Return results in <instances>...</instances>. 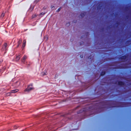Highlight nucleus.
<instances>
[{
	"label": "nucleus",
	"mask_w": 131,
	"mask_h": 131,
	"mask_svg": "<svg viewBox=\"0 0 131 131\" xmlns=\"http://www.w3.org/2000/svg\"><path fill=\"white\" fill-rule=\"evenodd\" d=\"M54 6L52 5H51V8L52 9V8H54Z\"/></svg>",
	"instance_id": "22"
},
{
	"label": "nucleus",
	"mask_w": 131,
	"mask_h": 131,
	"mask_svg": "<svg viewBox=\"0 0 131 131\" xmlns=\"http://www.w3.org/2000/svg\"><path fill=\"white\" fill-rule=\"evenodd\" d=\"M18 127V126L17 125H16L14 126V129H17Z\"/></svg>",
	"instance_id": "12"
},
{
	"label": "nucleus",
	"mask_w": 131,
	"mask_h": 131,
	"mask_svg": "<svg viewBox=\"0 0 131 131\" xmlns=\"http://www.w3.org/2000/svg\"><path fill=\"white\" fill-rule=\"evenodd\" d=\"M66 25L67 26H69L70 25V24L69 22L68 23H67L66 24Z\"/></svg>",
	"instance_id": "16"
},
{
	"label": "nucleus",
	"mask_w": 131,
	"mask_h": 131,
	"mask_svg": "<svg viewBox=\"0 0 131 131\" xmlns=\"http://www.w3.org/2000/svg\"><path fill=\"white\" fill-rule=\"evenodd\" d=\"M119 84L122 85H123V83L122 82H119Z\"/></svg>",
	"instance_id": "20"
},
{
	"label": "nucleus",
	"mask_w": 131,
	"mask_h": 131,
	"mask_svg": "<svg viewBox=\"0 0 131 131\" xmlns=\"http://www.w3.org/2000/svg\"><path fill=\"white\" fill-rule=\"evenodd\" d=\"M1 91V90H0V92Z\"/></svg>",
	"instance_id": "27"
},
{
	"label": "nucleus",
	"mask_w": 131,
	"mask_h": 131,
	"mask_svg": "<svg viewBox=\"0 0 131 131\" xmlns=\"http://www.w3.org/2000/svg\"><path fill=\"white\" fill-rule=\"evenodd\" d=\"M1 69H0V72H1Z\"/></svg>",
	"instance_id": "25"
},
{
	"label": "nucleus",
	"mask_w": 131,
	"mask_h": 131,
	"mask_svg": "<svg viewBox=\"0 0 131 131\" xmlns=\"http://www.w3.org/2000/svg\"><path fill=\"white\" fill-rule=\"evenodd\" d=\"M74 114V111L73 110H72L69 111L68 113L67 114L68 115H70L72 116L71 118H68V119L70 120L71 119L73 118V115Z\"/></svg>",
	"instance_id": "2"
},
{
	"label": "nucleus",
	"mask_w": 131,
	"mask_h": 131,
	"mask_svg": "<svg viewBox=\"0 0 131 131\" xmlns=\"http://www.w3.org/2000/svg\"><path fill=\"white\" fill-rule=\"evenodd\" d=\"M36 16H37L36 15H33L32 16V17L33 18H35V17H36Z\"/></svg>",
	"instance_id": "15"
},
{
	"label": "nucleus",
	"mask_w": 131,
	"mask_h": 131,
	"mask_svg": "<svg viewBox=\"0 0 131 131\" xmlns=\"http://www.w3.org/2000/svg\"><path fill=\"white\" fill-rule=\"evenodd\" d=\"M27 58V56L25 55H24L23 58V59L21 60V61L22 62L24 63L25 60Z\"/></svg>",
	"instance_id": "4"
},
{
	"label": "nucleus",
	"mask_w": 131,
	"mask_h": 131,
	"mask_svg": "<svg viewBox=\"0 0 131 131\" xmlns=\"http://www.w3.org/2000/svg\"><path fill=\"white\" fill-rule=\"evenodd\" d=\"M22 41V39H19L17 42L18 45H17L16 48H18L19 47V45L21 43Z\"/></svg>",
	"instance_id": "5"
},
{
	"label": "nucleus",
	"mask_w": 131,
	"mask_h": 131,
	"mask_svg": "<svg viewBox=\"0 0 131 131\" xmlns=\"http://www.w3.org/2000/svg\"><path fill=\"white\" fill-rule=\"evenodd\" d=\"M105 74V72H102L101 73V75H104Z\"/></svg>",
	"instance_id": "17"
},
{
	"label": "nucleus",
	"mask_w": 131,
	"mask_h": 131,
	"mask_svg": "<svg viewBox=\"0 0 131 131\" xmlns=\"http://www.w3.org/2000/svg\"><path fill=\"white\" fill-rule=\"evenodd\" d=\"M45 13H45V12H42L40 14V15H44Z\"/></svg>",
	"instance_id": "14"
},
{
	"label": "nucleus",
	"mask_w": 131,
	"mask_h": 131,
	"mask_svg": "<svg viewBox=\"0 0 131 131\" xmlns=\"http://www.w3.org/2000/svg\"><path fill=\"white\" fill-rule=\"evenodd\" d=\"M1 0H0V3L1 2Z\"/></svg>",
	"instance_id": "26"
},
{
	"label": "nucleus",
	"mask_w": 131,
	"mask_h": 131,
	"mask_svg": "<svg viewBox=\"0 0 131 131\" xmlns=\"http://www.w3.org/2000/svg\"><path fill=\"white\" fill-rule=\"evenodd\" d=\"M7 44L6 43H5L3 45V47L1 49V50L2 51H4L5 50V51L7 49Z\"/></svg>",
	"instance_id": "3"
},
{
	"label": "nucleus",
	"mask_w": 131,
	"mask_h": 131,
	"mask_svg": "<svg viewBox=\"0 0 131 131\" xmlns=\"http://www.w3.org/2000/svg\"><path fill=\"white\" fill-rule=\"evenodd\" d=\"M70 41L72 42L74 40V39H70Z\"/></svg>",
	"instance_id": "19"
},
{
	"label": "nucleus",
	"mask_w": 131,
	"mask_h": 131,
	"mask_svg": "<svg viewBox=\"0 0 131 131\" xmlns=\"http://www.w3.org/2000/svg\"><path fill=\"white\" fill-rule=\"evenodd\" d=\"M18 91V89H16L14 90H12L10 91L11 93H14L17 92Z\"/></svg>",
	"instance_id": "7"
},
{
	"label": "nucleus",
	"mask_w": 131,
	"mask_h": 131,
	"mask_svg": "<svg viewBox=\"0 0 131 131\" xmlns=\"http://www.w3.org/2000/svg\"><path fill=\"white\" fill-rule=\"evenodd\" d=\"M36 2H38L39 1V0H36Z\"/></svg>",
	"instance_id": "24"
},
{
	"label": "nucleus",
	"mask_w": 131,
	"mask_h": 131,
	"mask_svg": "<svg viewBox=\"0 0 131 131\" xmlns=\"http://www.w3.org/2000/svg\"><path fill=\"white\" fill-rule=\"evenodd\" d=\"M3 69L4 70H5L6 69V68L5 67H3Z\"/></svg>",
	"instance_id": "23"
},
{
	"label": "nucleus",
	"mask_w": 131,
	"mask_h": 131,
	"mask_svg": "<svg viewBox=\"0 0 131 131\" xmlns=\"http://www.w3.org/2000/svg\"><path fill=\"white\" fill-rule=\"evenodd\" d=\"M34 8V6L31 5L30 6V8H29V10H30V11H32L33 9Z\"/></svg>",
	"instance_id": "8"
},
{
	"label": "nucleus",
	"mask_w": 131,
	"mask_h": 131,
	"mask_svg": "<svg viewBox=\"0 0 131 131\" xmlns=\"http://www.w3.org/2000/svg\"><path fill=\"white\" fill-rule=\"evenodd\" d=\"M46 8H47L46 7H44L43 8H42L43 9V10H45L46 9Z\"/></svg>",
	"instance_id": "18"
},
{
	"label": "nucleus",
	"mask_w": 131,
	"mask_h": 131,
	"mask_svg": "<svg viewBox=\"0 0 131 131\" xmlns=\"http://www.w3.org/2000/svg\"><path fill=\"white\" fill-rule=\"evenodd\" d=\"M5 15V13L3 12L1 15V17L3 18Z\"/></svg>",
	"instance_id": "11"
},
{
	"label": "nucleus",
	"mask_w": 131,
	"mask_h": 131,
	"mask_svg": "<svg viewBox=\"0 0 131 131\" xmlns=\"http://www.w3.org/2000/svg\"><path fill=\"white\" fill-rule=\"evenodd\" d=\"M61 7H60L57 10V12H59L60 11L61 9Z\"/></svg>",
	"instance_id": "13"
},
{
	"label": "nucleus",
	"mask_w": 131,
	"mask_h": 131,
	"mask_svg": "<svg viewBox=\"0 0 131 131\" xmlns=\"http://www.w3.org/2000/svg\"><path fill=\"white\" fill-rule=\"evenodd\" d=\"M32 84H30L28 85L27 87L24 90L25 92H29L30 91L34 89L32 87Z\"/></svg>",
	"instance_id": "1"
},
{
	"label": "nucleus",
	"mask_w": 131,
	"mask_h": 131,
	"mask_svg": "<svg viewBox=\"0 0 131 131\" xmlns=\"http://www.w3.org/2000/svg\"><path fill=\"white\" fill-rule=\"evenodd\" d=\"M26 40H24L23 41V43L22 47V49H24V47H25L26 45Z\"/></svg>",
	"instance_id": "6"
},
{
	"label": "nucleus",
	"mask_w": 131,
	"mask_h": 131,
	"mask_svg": "<svg viewBox=\"0 0 131 131\" xmlns=\"http://www.w3.org/2000/svg\"><path fill=\"white\" fill-rule=\"evenodd\" d=\"M15 59L16 61H18L20 59L19 55H18V56H17L16 57Z\"/></svg>",
	"instance_id": "9"
},
{
	"label": "nucleus",
	"mask_w": 131,
	"mask_h": 131,
	"mask_svg": "<svg viewBox=\"0 0 131 131\" xmlns=\"http://www.w3.org/2000/svg\"><path fill=\"white\" fill-rule=\"evenodd\" d=\"M3 61V60H0V64Z\"/></svg>",
	"instance_id": "21"
},
{
	"label": "nucleus",
	"mask_w": 131,
	"mask_h": 131,
	"mask_svg": "<svg viewBox=\"0 0 131 131\" xmlns=\"http://www.w3.org/2000/svg\"><path fill=\"white\" fill-rule=\"evenodd\" d=\"M11 93L10 92H8V93H6L5 94V96H9L11 94Z\"/></svg>",
	"instance_id": "10"
}]
</instances>
